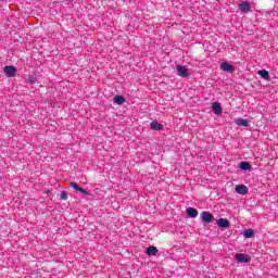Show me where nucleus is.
Returning a JSON list of instances; mask_svg holds the SVG:
<instances>
[{"mask_svg":"<svg viewBox=\"0 0 278 278\" xmlns=\"http://www.w3.org/2000/svg\"><path fill=\"white\" fill-rule=\"evenodd\" d=\"M70 186H71V188H73V189L76 190L77 192H81V194H88V195H90V191H87L86 189L79 187V185L76 184V182H71Z\"/></svg>","mask_w":278,"mask_h":278,"instance_id":"8","label":"nucleus"},{"mask_svg":"<svg viewBox=\"0 0 278 278\" xmlns=\"http://www.w3.org/2000/svg\"><path fill=\"white\" fill-rule=\"evenodd\" d=\"M200 218L202 223H212V220H214V215L207 211H203L200 214Z\"/></svg>","mask_w":278,"mask_h":278,"instance_id":"3","label":"nucleus"},{"mask_svg":"<svg viewBox=\"0 0 278 278\" xmlns=\"http://www.w3.org/2000/svg\"><path fill=\"white\" fill-rule=\"evenodd\" d=\"M176 73L178 77H190V72H188V66L186 65H177L176 66Z\"/></svg>","mask_w":278,"mask_h":278,"instance_id":"2","label":"nucleus"},{"mask_svg":"<svg viewBox=\"0 0 278 278\" xmlns=\"http://www.w3.org/2000/svg\"><path fill=\"white\" fill-rule=\"evenodd\" d=\"M186 212L189 218H197L199 216V211L194 207H187Z\"/></svg>","mask_w":278,"mask_h":278,"instance_id":"9","label":"nucleus"},{"mask_svg":"<svg viewBox=\"0 0 278 278\" xmlns=\"http://www.w3.org/2000/svg\"><path fill=\"white\" fill-rule=\"evenodd\" d=\"M236 124L239 125V127H249V121L244 118H237Z\"/></svg>","mask_w":278,"mask_h":278,"instance_id":"15","label":"nucleus"},{"mask_svg":"<svg viewBox=\"0 0 278 278\" xmlns=\"http://www.w3.org/2000/svg\"><path fill=\"white\" fill-rule=\"evenodd\" d=\"M239 168L241 170H251V164L249 162H241Z\"/></svg>","mask_w":278,"mask_h":278,"instance_id":"17","label":"nucleus"},{"mask_svg":"<svg viewBox=\"0 0 278 278\" xmlns=\"http://www.w3.org/2000/svg\"><path fill=\"white\" fill-rule=\"evenodd\" d=\"M212 110L215 114H217V116H220V114H223V106H220V103L218 102H214L212 104Z\"/></svg>","mask_w":278,"mask_h":278,"instance_id":"11","label":"nucleus"},{"mask_svg":"<svg viewBox=\"0 0 278 278\" xmlns=\"http://www.w3.org/2000/svg\"><path fill=\"white\" fill-rule=\"evenodd\" d=\"M217 225H218L219 227H223L224 229H228V227H229V222H228L226 218H219V219L217 220Z\"/></svg>","mask_w":278,"mask_h":278,"instance_id":"13","label":"nucleus"},{"mask_svg":"<svg viewBox=\"0 0 278 278\" xmlns=\"http://www.w3.org/2000/svg\"><path fill=\"white\" fill-rule=\"evenodd\" d=\"M125 97L123 96H115L113 99V103H116V105H123L125 103Z\"/></svg>","mask_w":278,"mask_h":278,"instance_id":"14","label":"nucleus"},{"mask_svg":"<svg viewBox=\"0 0 278 278\" xmlns=\"http://www.w3.org/2000/svg\"><path fill=\"white\" fill-rule=\"evenodd\" d=\"M243 236L244 238H253V236H255V231L253 229H245L243 231Z\"/></svg>","mask_w":278,"mask_h":278,"instance_id":"18","label":"nucleus"},{"mask_svg":"<svg viewBox=\"0 0 278 278\" xmlns=\"http://www.w3.org/2000/svg\"><path fill=\"white\" fill-rule=\"evenodd\" d=\"M235 260L236 262H238V264H249V262H251V255L244 253H237L235 255Z\"/></svg>","mask_w":278,"mask_h":278,"instance_id":"1","label":"nucleus"},{"mask_svg":"<svg viewBox=\"0 0 278 278\" xmlns=\"http://www.w3.org/2000/svg\"><path fill=\"white\" fill-rule=\"evenodd\" d=\"M150 127H151V129H153L154 131H162V129H164V125L160 124V123L156 122V121L151 122Z\"/></svg>","mask_w":278,"mask_h":278,"instance_id":"12","label":"nucleus"},{"mask_svg":"<svg viewBox=\"0 0 278 278\" xmlns=\"http://www.w3.org/2000/svg\"><path fill=\"white\" fill-rule=\"evenodd\" d=\"M157 253H160V250H157V248L153 245L148 247L146 250V254L149 255L150 257L157 255Z\"/></svg>","mask_w":278,"mask_h":278,"instance_id":"10","label":"nucleus"},{"mask_svg":"<svg viewBox=\"0 0 278 278\" xmlns=\"http://www.w3.org/2000/svg\"><path fill=\"white\" fill-rule=\"evenodd\" d=\"M220 70L225 71V73H233V71H236L233 65L229 64V62H223L220 64Z\"/></svg>","mask_w":278,"mask_h":278,"instance_id":"6","label":"nucleus"},{"mask_svg":"<svg viewBox=\"0 0 278 278\" xmlns=\"http://www.w3.org/2000/svg\"><path fill=\"white\" fill-rule=\"evenodd\" d=\"M235 192H237V194H249V188H247V186L244 185H237L235 188Z\"/></svg>","mask_w":278,"mask_h":278,"instance_id":"7","label":"nucleus"},{"mask_svg":"<svg viewBox=\"0 0 278 278\" xmlns=\"http://www.w3.org/2000/svg\"><path fill=\"white\" fill-rule=\"evenodd\" d=\"M60 197H61L62 201H66V199H68V194L64 191L61 192Z\"/></svg>","mask_w":278,"mask_h":278,"instance_id":"19","label":"nucleus"},{"mask_svg":"<svg viewBox=\"0 0 278 278\" xmlns=\"http://www.w3.org/2000/svg\"><path fill=\"white\" fill-rule=\"evenodd\" d=\"M239 10H240V12H243L244 14H249V12H251V3L247 2V1H241L239 3Z\"/></svg>","mask_w":278,"mask_h":278,"instance_id":"5","label":"nucleus"},{"mask_svg":"<svg viewBox=\"0 0 278 278\" xmlns=\"http://www.w3.org/2000/svg\"><path fill=\"white\" fill-rule=\"evenodd\" d=\"M258 75L263 78V79H270V74L268 73V71L266 70H261L258 71Z\"/></svg>","mask_w":278,"mask_h":278,"instance_id":"16","label":"nucleus"},{"mask_svg":"<svg viewBox=\"0 0 278 278\" xmlns=\"http://www.w3.org/2000/svg\"><path fill=\"white\" fill-rule=\"evenodd\" d=\"M4 74L7 75V77H15L16 76V67L12 66V65H7L3 68Z\"/></svg>","mask_w":278,"mask_h":278,"instance_id":"4","label":"nucleus"}]
</instances>
